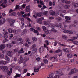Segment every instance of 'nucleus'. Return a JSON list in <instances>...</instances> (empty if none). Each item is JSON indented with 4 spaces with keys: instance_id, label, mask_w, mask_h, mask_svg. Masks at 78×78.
Masks as SVG:
<instances>
[{
    "instance_id": "f257e3e1",
    "label": "nucleus",
    "mask_w": 78,
    "mask_h": 78,
    "mask_svg": "<svg viewBox=\"0 0 78 78\" xmlns=\"http://www.w3.org/2000/svg\"><path fill=\"white\" fill-rule=\"evenodd\" d=\"M30 59V58H27L26 59H23V58L21 56L19 58L20 61L21 62V63H23V65L24 66H26V62H27V61H28Z\"/></svg>"
},
{
    "instance_id": "f03ea898",
    "label": "nucleus",
    "mask_w": 78,
    "mask_h": 78,
    "mask_svg": "<svg viewBox=\"0 0 78 78\" xmlns=\"http://www.w3.org/2000/svg\"><path fill=\"white\" fill-rule=\"evenodd\" d=\"M77 72H78V69L76 68H74L73 69L71 70V72L69 73V75H72V74H73V73H76Z\"/></svg>"
},
{
    "instance_id": "7ed1b4c3",
    "label": "nucleus",
    "mask_w": 78,
    "mask_h": 78,
    "mask_svg": "<svg viewBox=\"0 0 78 78\" xmlns=\"http://www.w3.org/2000/svg\"><path fill=\"white\" fill-rule=\"evenodd\" d=\"M44 20V18L43 17H41L40 18L37 20V21L39 24H42V20Z\"/></svg>"
},
{
    "instance_id": "20e7f679",
    "label": "nucleus",
    "mask_w": 78,
    "mask_h": 78,
    "mask_svg": "<svg viewBox=\"0 0 78 78\" xmlns=\"http://www.w3.org/2000/svg\"><path fill=\"white\" fill-rule=\"evenodd\" d=\"M7 55L9 56H10V57H11L12 55H13V53H12V51H9L7 52Z\"/></svg>"
},
{
    "instance_id": "39448f33",
    "label": "nucleus",
    "mask_w": 78,
    "mask_h": 78,
    "mask_svg": "<svg viewBox=\"0 0 78 78\" xmlns=\"http://www.w3.org/2000/svg\"><path fill=\"white\" fill-rule=\"evenodd\" d=\"M55 73L56 74H58V75H63L62 72V71H60V70H59L58 71H55Z\"/></svg>"
},
{
    "instance_id": "423d86ee",
    "label": "nucleus",
    "mask_w": 78,
    "mask_h": 78,
    "mask_svg": "<svg viewBox=\"0 0 78 78\" xmlns=\"http://www.w3.org/2000/svg\"><path fill=\"white\" fill-rule=\"evenodd\" d=\"M0 69H1V70H7L8 67L7 66H0Z\"/></svg>"
},
{
    "instance_id": "0eeeda50",
    "label": "nucleus",
    "mask_w": 78,
    "mask_h": 78,
    "mask_svg": "<svg viewBox=\"0 0 78 78\" xmlns=\"http://www.w3.org/2000/svg\"><path fill=\"white\" fill-rule=\"evenodd\" d=\"M44 46H41V47L39 49V51L40 53H42L44 51Z\"/></svg>"
},
{
    "instance_id": "6e6552de",
    "label": "nucleus",
    "mask_w": 78,
    "mask_h": 78,
    "mask_svg": "<svg viewBox=\"0 0 78 78\" xmlns=\"http://www.w3.org/2000/svg\"><path fill=\"white\" fill-rule=\"evenodd\" d=\"M5 21L6 19H5V18H2L0 20V25H2V24H3V23H5Z\"/></svg>"
},
{
    "instance_id": "1a4fd4ad",
    "label": "nucleus",
    "mask_w": 78,
    "mask_h": 78,
    "mask_svg": "<svg viewBox=\"0 0 78 78\" xmlns=\"http://www.w3.org/2000/svg\"><path fill=\"white\" fill-rule=\"evenodd\" d=\"M49 14L52 16H54L55 14V11H53L52 10H51L49 11Z\"/></svg>"
},
{
    "instance_id": "9d476101",
    "label": "nucleus",
    "mask_w": 78,
    "mask_h": 78,
    "mask_svg": "<svg viewBox=\"0 0 78 78\" xmlns=\"http://www.w3.org/2000/svg\"><path fill=\"white\" fill-rule=\"evenodd\" d=\"M64 33H69V34H73V32L72 31H70V30H64L63 31Z\"/></svg>"
},
{
    "instance_id": "9b49d317",
    "label": "nucleus",
    "mask_w": 78,
    "mask_h": 78,
    "mask_svg": "<svg viewBox=\"0 0 78 78\" xmlns=\"http://www.w3.org/2000/svg\"><path fill=\"white\" fill-rule=\"evenodd\" d=\"M61 1L62 3H65L66 4H70L71 3V2L67 0L65 1V0H61Z\"/></svg>"
},
{
    "instance_id": "f8f14e48",
    "label": "nucleus",
    "mask_w": 78,
    "mask_h": 78,
    "mask_svg": "<svg viewBox=\"0 0 78 78\" xmlns=\"http://www.w3.org/2000/svg\"><path fill=\"white\" fill-rule=\"evenodd\" d=\"M5 48V46L4 44H2L0 46V50H2Z\"/></svg>"
},
{
    "instance_id": "ddd939ff",
    "label": "nucleus",
    "mask_w": 78,
    "mask_h": 78,
    "mask_svg": "<svg viewBox=\"0 0 78 78\" xmlns=\"http://www.w3.org/2000/svg\"><path fill=\"white\" fill-rule=\"evenodd\" d=\"M7 63V62L6 61H4L3 60H2L0 61V64H4L5 65V64H6Z\"/></svg>"
},
{
    "instance_id": "4468645a",
    "label": "nucleus",
    "mask_w": 78,
    "mask_h": 78,
    "mask_svg": "<svg viewBox=\"0 0 78 78\" xmlns=\"http://www.w3.org/2000/svg\"><path fill=\"white\" fill-rule=\"evenodd\" d=\"M21 76V74H16L14 76V78H20Z\"/></svg>"
},
{
    "instance_id": "2eb2a0df",
    "label": "nucleus",
    "mask_w": 78,
    "mask_h": 78,
    "mask_svg": "<svg viewBox=\"0 0 78 78\" xmlns=\"http://www.w3.org/2000/svg\"><path fill=\"white\" fill-rule=\"evenodd\" d=\"M25 6H26V4H23L21 7L20 9H21V10H23V9L25 8Z\"/></svg>"
},
{
    "instance_id": "dca6fc26",
    "label": "nucleus",
    "mask_w": 78,
    "mask_h": 78,
    "mask_svg": "<svg viewBox=\"0 0 78 78\" xmlns=\"http://www.w3.org/2000/svg\"><path fill=\"white\" fill-rule=\"evenodd\" d=\"M26 11L27 12H28L30 11V8H29V7L28 6H27L26 7Z\"/></svg>"
},
{
    "instance_id": "f3484780",
    "label": "nucleus",
    "mask_w": 78,
    "mask_h": 78,
    "mask_svg": "<svg viewBox=\"0 0 78 78\" xmlns=\"http://www.w3.org/2000/svg\"><path fill=\"white\" fill-rule=\"evenodd\" d=\"M36 16H37V17H41L42 16V13L41 12L38 13L36 14Z\"/></svg>"
},
{
    "instance_id": "a211bd4d",
    "label": "nucleus",
    "mask_w": 78,
    "mask_h": 78,
    "mask_svg": "<svg viewBox=\"0 0 78 78\" xmlns=\"http://www.w3.org/2000/svg\"><path fill=\"white\" fill-rule=\"evenodd\" d=\"M62 38L63 39H65V40H67V36L65 35H62Z\"/></svg>"
},
{
    "instance_id": "6ab92c4d",
    "label": "nucleus",
    "mask_w": 78,
    "mask_h": 78,
    "mask_svg": "<svg viewBox=\"0 0 78 78\" xmlns=\"http://www.w3.org/2000/svg\"><path fill=\"white\" fill-rule=\"evenodd\" d=\"M44 32L45 34L48 35L49 34H50V30H46Z\"/></svg>"
},
{
    "instance_id": "aec40b11",
    "label": "nucleus",
    "mask_w": 78,
    "mask_h": 78,
    "mask_svg": "<svg viewBox=\"0 0 78 78\" xmlns=\"http://www.w3.org/2000/svg\"><path fill=\"white\" fill-rule=\"evenodd\" d=\"M5 59L6 61H9V60H10V58L8 56H5Z\"/></svg>"
},
{
    "instance_id": "412c9836",
    "label": "nucleus",
    "mask_w": 78,
    "mask_h": 78,
    "mask_svg": "<svg viewBox=\"0 0 78 78\" xmlns=\"http://www.w3.org/2000/svg\"><path fill=\"white\" fill-rule=\"evenodd\" d=\"M34 72H38L39 70V68H38L37 69L35 67L34 69Z\"/></svg>"
},
{
    "instance_id": "4be33fe9",
    "label": "nucleus",
    "mask_w": 78,
    "mask_h": 78,
    "mask_svg": "<svg viewBox=\"0 0 78 78\" xmlns=\"http://www.w3.org/2000/svg\"><path fill=\"white\" fill-rule=\"evenodd\" d=\"M8 33H13V30L11 28H9L8 29Z\"/></svg>"
},
{
    "instance_id": "5701e85b",
    "label": "nucleus",
    "mask_w": 78,
    "mask_h": 78,
    "mask_svg": "<svg viewBox=\"0 0 78 78\" xmlns=\"http://www.w3.org/2000/svg\"><path fill=\"white\" fill-rule=\"evenodd\" d=\"M43 23L45 25H49L50 23V22L49 21H44L43 22Z\"/></svg>"
},
{
    "instance_id": "b1692460",
    "label": "nucleus",
    "mask_w": 78,
    "mask_h": 78,
    "mask_svg": "<svg viewBox=\"0 0 78 78\" xmlns=\"http://www.w3.org/2000/svg\"><path fill=\"white\" fill-rule=\"evenodd\" d=\"M36 44H33L31 46V49H32L33 50H34L35 48H36Z\"/></svg>"
},
{
    "instance_id": "393cba45",
    "label": "nucleus",
    "mask_w": 78,
    "mask_h": 78,
    "mask_svg": "<svg viewBox=\"0 0 78 78\" xmlns=\"http://www.w3.org/2000/svg\"><path fill=\"white\" fill-rule=\"evenodd\" d=\"M63 51L66 52V53H68L69 52V50L68 48H66L63 49Z\"/></svg>"
},
{
    "instance_id": "a878e982",
    "label": "nucleus",
    "mask_w": 78,
    "mask_h": 78,
    "mask_svg": "<svg viewBox=\"0 0 78 78\" xmlns=\"http://www.w3.org/2000/svg\"><path fill=\"white\" fill-rule=\"evenodd\" d=\"M18 53H24V51H23V49L22 48L18 52Z\"/></svg>"
},
{
    "instance_id": "bb28decb",
    "label": "nucleus",
    "mask_w": 78,
    "mask_h": 78,
    "mask_svg": "<svg viewBox=\"0 0 78 78\" xmlns=\"http://www.w3.org/2000/svg\"><path fill=\"white\" fill-rule=\"evenodd\" d=\"M16 14H17L16 13L13 12V13H12L10 14H9V16H16Z\"/></svg>"
},
{
    "instance_id": "cd10ccee",
    "label": "nucleus",
    "mask_w": 78,
    "mask_h": 78,
    "mask_svg": "<svg viewBox=\"0 0 78 78\" xmlns=\"http://www.w3.org/2000/svg\"><path fill=\"white\" fill-rule=\"evenodd\" d=\"M67 57L68 58H70L72 57V55L71 54H68L67 55Z\"/></svg>"
},
{
    "instance_id": "c85d7f7f",
    "label": "nucleus",
    "mask_w": 78,
    "mask_h": 78,
    "mask_svg": "<svg viewBox=\"0 0 78 78\" xmlns=\"http://www.w3.org/2000/svg\"><path fill=\"white\" fill-rule=\"evenodd\" d=\"M43 30L45 32V31L47 30V28L45 26H43L42 27Z\"/></svg>"
},
{
    "instance_id": "c756f323",
    "label": "nucleus",
    "mask_w": 78,
    "mask_h": 78,
    "mask_svg": "<svg viewBox=\"0 0 78 78\" xmlns=\"http://www.w3.org/2000/svg\"><path fill=\"white\" fill-rule=\"evenodd\" d=\"M13 45V44H9L7 45V47H8L11 48V47H12Z\"/></svg>"
},
{
    "instance_id": "7c9ffc66",
    "label": "nucleus",
    "mask_w": 78,
    "mask_h": 78,
    "mask_svg": "<svg viewBox=\"0 0 78 78\" xmlns=\"http://www.w3.org/2000/svg\"><path fill=\"white\" fill-rule=\"evenodd\" d=\"M44 62L45 64H48V60H47V59H44Z\"/></svg>"
},
{
    "instance_id": "2f4dec72",
    "label": "nucleus",
    "mask_w": 78,
    "mask_h": 78,
    "mask_svg": "<svg viewBox=\"0 0 78 78\" xmlns=\"http://www.w3.org/2000/svg\"><path fill=\"white\" fill-rule=\"evenodd\" d=\"M65 19L66 20H71V18H70V17L65 16Z\"/></svg>"
},
{
    "instance_id": "473e14b6",
    "label": "nucleus",
    "mask_w": 78,
    "mask_h": 78,
    "mask_svg": "<svg viewBox=\"0 0 78 78\" xmlns=\"http://www.w3.org/2000/svg\"><path fill=\"white\" fill-rule=\"evenodd\" d=\"M13 33H15V34H17L18 33V30H13Z\"/></svg>"
},
{
    "instance_id": "72a5a7b5",
    "label": "nucleus",
    "mask_w": 78,
    "mask_h": 78,
    "mask_svg": "<svg viewBox=\"0 0 78 78\" xmlns=\"http://www.w3.org/2000/svg\"><path fill=\"white\" fill-rule=\"evenodd\" d=\"M27 33V30H23V31L22 32V33L21 34V35H23V34H25Z\"/></svg>"
},
{
    "instance_id": "f704fd0d",
    "label": "nucleus",
    "mask_w": 78,
    "mask_h": 78,
    "mask_svg": "<svg viewBox=\"0 0 78 78\" xmlns=\"http://www.w3.org/2000/svg\"><path fill=\"white\" fill-rule=\"evenodd\" d=\"M20 8V6H19V5H16L15 7V8L14 9L16 10V9H19Z\"/></svg>"
},
{
    "instance_id": "c9c22d12",
    "label": "nucleus",
    "mask_w": 78,
    "mask_h": 78,
    "mask_svg": "<svg viewBox=\"0 0 78 78\" xmlns=\"http://www.w3.org/2000/svg\"><path fill=\"white\" fill-rule=\"evenodd\" d=\"M51 31H53V32H54L55 33H56V32H57V30L54 28H52L51 29Z\"/></svg>"
},
{
    "instance_id": "e433bc0d",
    "label": "nucleus",
    "mask_w": 78,
    "mask_h": 78,
    "mask_svg": "<svg viewBox=\"0 0 78 78\" xmlns=\"http://www.w3.org/2000/svg\"><path fill=\"white\" fill-rule=\"evenodd\" d=\"M69 8H70V5H65L64 6V8H65V9H69Z\"/></svg>"
},
{
    "instance_id": "4c0bfd02",
    "label": "nucleus",
    "mask_w": 78,
    "mask_h": 78,
    "mask_svg": "<svg viewBox=\"0 0 78 78\" xmlns=\"http://www.w3.org/2000/svg\"><path fill=\"white\" fill-rule=\"evenodd\" d=\"M55 20H58V21H59L60 20H61L62 19L61 17H59V18H55Z\"/></svg>"
},
{
    "instance_id": "58836bf2",
    "label": "nucleus",
    "mask_w": 78,
    "mask_h": 78,
    "mask_svg": "<svg viewBox=\"0 0 78 78\" xmlns=\"http://www.w3.org/2000/svg\"><path fill=\"white\" fill-rule=\"evenodd\" d=\"M71 38L73 40H75V39H77L78 38L76 37H72Z\"/></svg>"
},
{
    "instance_id": "ea45409f",
    "label": "nucleus",
    "mask_w": 78,
    "mask_h": 78,
    "mask_svg": "<svg viewBox=\"0 0 78 78\" xmlns=\"http://www.w3.org/2000/svg\"><path fill=\"white\" fill-rule=\"evenodd\" d=\"M61 52V50L60 49H58V50H56L55 51V52L56 53H59Z\"/></svg>"
},
{
    "instance_id": "a19ab883",
    "label": "nucleus",
    "mask_w": 78,
    "mask_h": 78,
    "mask_svg": "<svg viewBox=\"0 0 78 78\" xmlns=\"http://www.w3.org/2000/svg\"><path fill=\"white\" fill-rule=\"evenodd\" d=\"M74 6L75 8H77V7H78V4L76 3H74Z\"/></svg>"
},
{
    "instance_id": "79ce46f5",
    "label": "nucleus",
    "mask_w": 78,
    "mask_h": 78,
    "mask_svg": "<svg viewBox=\"0 0 78 78\" xmlns=\"http://www.w3.org/2000/svg\"><path fill=\"white\" fill-rule=\"evenodd\" d=\"M7 73L8 75H11V73H12L11 72V71L9 70H8L7 71Z\"/></svg>"
},
{
    "instance_id": "37998d69",
    "label": "nucleus",
    "mask_w": 78,
    "mask_h": 78,
    "mask_svg": "<svg viewBox=\"0 0 78 78\" xmlns=\"http://www.w3.org/2000/svg\"><path fill=\"white\" fill-rule=\"evenodd\" d=\"M4 58V55L2 54H0V58Z\"/></svg>"
},
{
    "instance_id": "c03bdc74",
    "label": "nucleus",
    "mask_w": 78,
    "mask_h": 78,
    "mask_svg": "<svg viewBox=\"0 0 78 78\" xmlns=\"http://www.w3.org/2000/svg\"><path fill=\"white\" fill-rule=\"evenodd\" d=\"M32 40L33 41H34V42H35L37 41V38H36L35 37H32Z\"/></svg>"
},
{
    "instance_id": "a18cd8bd",
    "label": "nucleus",
    "mask_w": 78,
    "mask_h": 78,
    "mask_svg": "<svg viewBox=\"0 0 78 78\" xmlns=\"http://www.w3.org/2000/svg\"><path fill=\"white\" fill-rule=\"evenodd\" d=\"M13 36H14V35L13 34H12L10 35L9 37V39H11L13 37Z\"/></svg>"
},
{
    "instance_id": "49530a36",
    "label": "nucleus",
    "mask_w": 78,
    "mask_h": 78,
    "mask_svg": "<svg viewBox=\"0 0 78 78\" xmlns=\"http://www.w3.org/2000/svg\"><path fill=\"white\" fill-rule=\"evenodd\" d=\"M8 39H5L3 41V43H5L6 42H8Z\"/></svg>"
},
{
    "instance_id": "de8ad7c7",
    "label": "nucleus",
    "mask_w": 78,
    "mask_h": 78,
    "mask_svg": "<svg viewBox=\"0 0 78 78\" xmlns=\"http://www.w3.org/2000/svg\"><path fill=\"white\" fill-rule=\"evenodd\" d=\"M45 42L46 43L47 45H49V41L48 40H46L45 41Z\"/></svg>"
},
{
    "instance_id": "09e8293b",
    "label": "nucleus",
    "mask_w": 78,
    "mask_h": 78,
    "mask_svg": "<svg viewBox=\"0 0 78 78\" xmlns=\"http://www.w3.org/2000/svg\"><path fill=\"white\" fill-rule=\"evenodd\" d=\"M40 59H41V58L39 57H37L36 58V60L38 62H39V61H40Z\"/></svg>"
},
{
    "instance_id": "8fccbe9b",
    "label": "nucleus",
    "mask_w": 78,
    "mask_h": 78,
    "mask_svg": "<svg viewBox=\"0 0 78 78\" xmlns=\"http://www.w3.org/2000/svg\"><path fill=\"white\" fill-rule=\"evenodd\" d=\"M48 25L49 26V27H54L53 24H50L49 23Z\"/></svg>"
},
{
    "instance_id": "3c124183",
    "label": "nucleus",
    "mask_w": 78,
    "mask_h": 78,
    "mask_svg": "<svg viewBox=\"0 0 78 78\" xmlns=\"http://www.w3.org/2000/svg\"><path fill=\"white\" fill-rule=\"evenodd\" d=\"M27 72V69H24L23 71V73H25Z\"/></svg>"
},
{
    "instance_id": "603ef678",
    "label": "nucleus",
    "mask_w": 78,
    "mask_h": 78,
    "mask_svg": "<svg viewBox=\"0 0 78 78\" xmlns=\"http://www.w3.org/2000/svg\"><path fill=\"white\" fill-rule=\"evenodd\" d=\"M22 38H20L17 39V41L19 42V41H22Z\"/></svg>"
},
{
    "instance_id": "864d4df0",
    "label": "nucleus",
    "mask_w": 78,
    "mask_h": 78,
    "mask_svg": "<svg viewBox=\"0 0 78 78\" xmlns=\"http://www.w3.org/2000/svg\"><path fill=\"white\" fill-rule=\"evenodd\" d=\"M59 76L58 75H55L54 76V78H59Z\"/></svg>"
},
{
    "instance_id": "5fc2aeb1",
    "label": "nucleus",
    "mask_w": 78,
    "mask_h": 78,
    "mask_svg": "<svg viewBox=\"0 0 78 78\" xmlns=\"http://www.w3.org/2000/svg\"><path fill=\"white\" fill-rule=\"evenodd\" d=\"M37 30L39 31H41V28L39 27H37Z\"/></svg>"
},
{
    "instance_id": "6e6d98bb",
    "label": "nucleus",
    "mask_w": 78,
    "mask_h": 78,
    "mask_svg": "<svg viewBox=\"0 0 78 78\" xmlns=\"http://www.w3.org/2000/svg\"><path fill=\"white\" fill-rule=\"evenodd\" d=\"M13 68L17 69L19 68V66H13Z\"/></svg>"
},
{
    "instance_id": "4d7b16f0",
    "label": "nucleus",
    "mask_w": 78,
    "mask_h": 78,
    "mask_svg": "<svg viewBox=\"0 0 78 78\" xmlns=\"http://www.w3.org/2000/svg\"><path fill=\"white\" fill-rule=\"evenodd\" d=\"M24 14H25V12L22 11L21 12V13H20V14H21V16H23V15Z\"/></svg>"
},
{
    "instance_id": "13d9d810",
    "label": "nucleus",
    "mask_w": 78,
    "mask_h": 78,
    "mask_svg": "<svg viewBox=\"0 0 78 78\" xmlns=\"http://www.w3.org/2000/svg\"><path fill=\"white\" fill-rule=\"evenodd\" d=\"M2 18L5 17V16H6V14L5 13H3L2 14Z\"/></svg>"
},
{
    "instance_id": "bf43d9fd",
    "label": "nucleus",
    "mask_w": 78,
    "mask_h": 78,
    "mask_svg": "<svg viewBox=\"0 0 78 78\" xmlns=\"http://www.w3.org/2000/svg\"><path fill=\"white\" fill-rule=\"evenodd\" d=\"M41 34V35L42 36H43V37H45V36H46V35L44 34Z\"/></svg>"
},
{
    "instance_id": "052dcab7",
    "label": "nucleus",
    "mask_w": 78,
    "mask_h": 78,
    "mask_svg": "<svg viewBox=\"0 0 78 78\" xmlns=\"http://www.w3.org/2000/svg\"><path fill=\"white\" fill-rule=\"evenodd\" d=\"M47 13H48V11H45L44 13V14L45 15V16H47Z\"/></svg>"
},
{
    "instance_id": "680f3d73",
    "label": "nucleus",
    "mask_w": 78,
    "mask_h": 78,
    "mask_svg": "<svg viewBox=\"0 0 78 78\" xmlns=\"http://www.w3.org/2000/svg\"><path fill=\"white\" fill-rule=\"evenodd\" d=\"M3 34L4 35H7L8 34V32L6 31L4 32Z\"/></svg>"
},
{
    "instance_id": "e2e57ef3",
    "label": "nucleus",
    "mask_w": 78,
    "mask_h": 78,
    "mask_svg": "<svg viewBox=\"0 0 78 78\" xmlns=\"http://www.w3.org/2000/svg\"><path fill=\"white\" fill-rule=\"evenodd\" d=\"M56 3V1L55 0H53V6H55V4Z\"/></svg>"
},
{
    "instance_id": "0e129e2a",
    "label": "nucleus",
    "mask_w": 78,
    "mask_h": 78,
    "mask_svg": "<svg viewBox=\"0 0 78 78\" xmlns=\"http://www.w3.org/2000/svg\"><path fill=\"white\" fill-rule=\"evenodd\" d=\"M17 51H18V50L17 49H14V53H16V52H17Z\"/></svg>"
},
{
    "instance_id": "69168bd1",
    "label": "nucleus",
    "mask_w": 78,
    "mask_h": 78,
    "mask_svg": "<svg viewBox=\"0 0 78 78\" xmlns=\"http://www.w3.org/2000/svg\"><path fill=\"white\" fill-rule=\"evenodd\" d=\"M58 44V43H57V42L55 41L54 43V46H56V45H57V44Z\"/></svg>"
},
{
    "instance_id": "338daca9",
    "label": "nucleus",
    "mask_w": 78,
    "mask_h": 78,
    "mask_svg": "<svg viewBox=\"0 0 78 78\" xmlns=\"http://www.w3.org/2000/svg\"><path fill=\"white\" fill-rule=\"evenodd\" d=\"M78 21H74V24H76V25H77L78 24Z\"/></svg>"
},
{
    "instance_id": "774afa93",
    "label": "nucleus",
    "mask_w": 78,
    "mask_h": 78,
    "mask_svg": "<svg viewBox=\"0 0 78 78\" xmlns=\"http://www.w3.org/2000/svg\"><path fill=\"white\" fill-rule=\"evenodd\" d=\"M26 42H29L30 41V39L28 38H27L26 39Z\"/></svg>"
}]
</instances>
